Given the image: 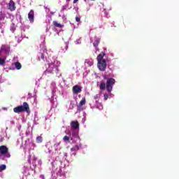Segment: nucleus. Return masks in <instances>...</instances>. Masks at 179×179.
Masks as SVG:
<instances>
[{"instance_id": "dca6fc26", "label": "nucleus", "mask_w": 179, "mask_h": 179, "mask_svg": "<svg viewBox=\"0 0 179 179\" xmlns=\"http://www.w3.org/2000/svg\"><path fill=\"white\" fill-rule=\"evenodd\" d=\"M3 170H6V165L5 164L0 165V173H1V171H3Z\"/></svg>"}, {"instance_id": "f257e3e1", "label": "nucleus", "mask_w": 179, "mask_h": 179, "mask_svg": "<svg viewBox=\"0 0 179 179\" xmlns=\"http://www.w3.org/2000/svg\"><path fill=\"white\" fill-rule=\"evenodd\" d=\"M103 79L106 80V85L105 82H101L99 85L100 90H107L108 93H111L113 92V86L115 85V79L113 78H108L104 76Z\"/></svg>"}, {"instance_id": "423d86ee", "label": "nucleus", "mask_w": 179, "mask_h": 179, "mask_svg": "<svg viewBox=\"0 0 179 179\" xmlns=\"http://www.w3.org/2000/svg\"><path fill=\"white\" fill-rule=\"evenodd\" d=\"M28 19L30 22V23L34 22V10H31L29 13H28Z\"/></svg>"}, {"instance_id": "4be33fe9", "label": "nucleus", "mask_w": 179, "mask_h": 179, "mask_svg": "<svg viewBox=\"0 0 179 179\" xmlns=\"http://www.w3.org/2000/svg\"><path fill=\"white\" fill-rule=\"evenodd\" d=\"M41 59H44V53L41 54Z\"/></svg>"}, {"instance_id": "9b49d317", "label": "nucleus", "mask_w": 179, "mask_h": 179, "mask_svg": "<svg viewBox=\"0 0 179 179\" xmlns=\"http://www.w3.org/2000/svg\"><path fill=\"white\" fill-rule=\"evenodd\" d=\"M53 25L55 27H59V29L64 27V25L58 23L57 21H53Z\"/></svg>"}, {"instance_id": "412c9836", "label": "nucleus", "mask_w": 179, "mask_h": 179, "mask_svg": "<svg viewBox=\"0 0 179 179\" xmlns=\"http://www.w3.org/2000/svg\"><path fill=\"white\" fill-rule=\"evenodd\" d=\"M76 22H80V17H76Z\"/></svg>"}, {"instance_id": "f8f14e48", "label": "nucleus", "mask_w": 179, "mask_h": 179, "mask_svg": "<svg viewBox=\"0 0 179 179\" xmlns=\"http://www.w3.org/2000/svg\"><path fill=\"white\" fill-rule=\"evenodd\" d=\"M15 66L16 69H17V70L22 69V64H20V62H16L15 63Z\"/></svg>"}, {"instance_id": "aec40b11", "label": "nucleus", "mask_w": 179, "mask_h": 179, "mask_svg": "<svg viewBox=\"0 0 179 179\" xmlns=\"http://www.w3.org/2000/svg\"><path fill=\"white\" fill-rule=\"evenodd\" d=\"M103 97L104 100H108V94H104Z\"/></svg>"}, {"instance_id": "a878e982", "label": "nucleus", "mask_w": 179, "mask_h": 179, "mask_svg": "<svg viewBox=\"0 0 179 179\" xmlns=\"http://www.w3.org/2000/svg\"><path fill=\"white\" fill-rule=\"evenodd\" d=\"M66 2H70L71 1V0H66Z\"/></svg>"}, {"instance_id": "4468645a", "label": "nucleus", "mask_w": 179, "mask_h": 179, "mask_svg": "<svg viewBox=\"0 0 179 179\" xmlns=\"http://www.w3.org/2000/svg\"><path fill=\"white\" fill-rule=\"evenodd\" d=\"M86 104V98L83 99L79 103V107H82L83 106H85Z\"/></svg>"}, {"instance_id": "1a4fd4ad", "label": "nucleus", "mask_w": 179, "mask_h": 179, "mask_svg": "<svg viewBox=\"0 0 179 179\" xmlns=\"http://www.w3.org/2000/svg\"><path fill=\"white\" fill-rule=\"evenodd\" d=\"M99 44H100V38L95 36L94 38L93 46L95 47V48H97V47H99Z\"/></svg>"}, {"instance_id": "cd10ccee", "label": "nucleus", "mask_w": 179, "mask_h": 179, "mask_svg": "<svg viewBox=\"0 0 179 179\" xmlns=\"http://www.w3.org/2000/svg\"><path fill=\"white\" fill-rule=\"evenodd\" d=\"M48 72L49 73H51V71H48Z\"/></svg>"}, {"instance_id": "c85d7f7f", "label": "nucleus", "mask_w": 179, "mask_h": 179, "mask_svg": "<svg viewBox=\"0 0 179 179\" xmlns=\"http://www.w3.org/2000/svg\"><path fill=\"white\" fill-rule=\"evenodd\" d=\"M1 33H3V31H2Z\"/></svg>"}, {"instance_id": "ddd939ff", "label": "nucleus", "mask_w": 179, "mask_h": 179, "mask_svg": "<svg viewBox=\"0 0 179 179\" xmlns=\"http://www.w3.org/2000/svg\"><path fill=\"white\" fill-rule=\"evenodd\" d=\"M78 150H79V145H76L71 148V152H78Z\"/></svg>"}, {"instance_id": "6ab92c4d", "label": "nucleus", "mask_w": 179, "mask_h": 179, "mask_svg": "<svg viewBox=\"0 0 179 179\" xmlns=\"http://www.w3.org/2000/svg\"><path fill=\"white\" fill-rule=\"evenodd\" d=\"M5 59L0 57V65H4Z\"/></svg>"}, {"instance_id": "a211bd4d", "label": "nucleus", "mask_w": 179, "mask_h": 179, "mask_svg": "<svg viewBox=\"0 0 179 179\" xmlns=\"http://www.w3.org/2000/svg\"><path fill=\"white\" fill-rule=\"evenodd\" d=\"M63 141H64V142H69V136H65L63 138Z\"/></svg>"}, {"instance_id": "7ed1b4c3", "label": "nucleus", "mask_w": 179, "mask_h": 179, "mask_svg": "<svg viewBox=\"0 0 179 179\" xmlns=\"http://www.w3.org/2000/svg\"><path fill=\"white\" fill-rule=\"evenodd\" d=\"M14 113L20 114V113H30V107L27 102H24L22 106H19L13 108Z\"/></svg>"}, {"instance_id": "393cba45", "label": "nucleus", "mask_w": 179, "mask_h": 179, "mask_svg": "<svg viewBox=\"0 0 179 179\" xmlns=\"http://www.w3.org/2000/svg\"><path fill=\"white\" fill-rule=\"evenodd\" d=\"M2 51H3V50H2V49L1 48V49H0V55H1V54H2Z\"/></svg>"}, {"instance_id": "f03ea898", "label": "nucleus", "mask_w": 179, "mask_h": 179, "mask_svg": "<svg viewBox=\"0 0 179 179\" xmlns=\"http://www.w3.org/2000/svg\"><path fill=\"white\" fill-rule=\"evenodd\" d=\"M104 55L106 54L104 52L100 53L97 57L96 59L98 61V68L99 71H101V72H104L106 71V69L107 68V62H106V59H103Z\"/></svg>"}, {"instance_id": "b1692460", "label": "nucleus", "mask_w": 179, "mask_h": 179, "mask_svg": "<svg viewBox=\"0 0 179 179\" xmlns=\"http://www.w3.org/2000/svg\"><path fill=\"white\" fill-rule=\"evenodd\" d=\"M79 0H73V3H76Z\"/></svg>"}, {"instance_id": "20e7f679", "label": "nucleus", "mask_w": 179, "mask_h": 179, "mask_svg": "<svg viewBox=\"0 0 179 179\" xmlns=\"http://www.w3.org/2000/svg\"><path fill=\"white\" fill-rule=\"evenodd\" d=\"M0 156H3L7 159L10 158V153H9V148L6 145H1L0 146Z\"/></svg>"}, {"instance_id": "5701e85b", "label": "nucleus", "mask_w": 179, "mask_h": 179, "mask_svg": "<svg viewBox=\"0 0 179 179\" xmlns=\"http://www.w3.org/2000/svg\"><path fill=\"white\" fill-rule=\"evenodd\" d=\"M94 99L95 100H97V99H99V94L95 95V96H94Z\"/></svg>"}, {"instance_id": "6e6552de", "label": "nucleus", "mask_w": 179, "mask_h": 179, "mask_svg": "<svg viewBox=\"0 0 179 179\" xmlns=\"http://www.w3.org/2000/svg\"><path fill=\"white\" fill-rule=\"evenodd\" d=\"M71 127L73 129H78L79 128V122L77 120L71 122Z\"/></svg>"}, {"instance_id": "39448f33", "label": "nucleus", "mask_w": 179, "mask_h": 179, "mask_svg": "<svg viewBox=\"0 0 179 179\" xmlns=\"http://www.w3.org/2000/svg\"><path fill=\"white\" fill-rule=\"evenodd\" d=\"M7 8L11 12L16 10V4L15 3V1H13V0H10L9 1Z\"/></svg>"}, {"instance_id": "2eb2a0df", "label": "nucleus", "mask_w": 179, "mask_h": 179, "mask_svg": "<svg viewBox=\"0 0 179 179\" xmlns=\"http://www.w3.org/2000/svg\"><path fill=\"white\" fill-rule=\"evenodd\" d=\"M43 143V136H38L36 137V143Z\"/></svg>"}, {"instance_id": "9d476101", "label": "nucleus", "mask_w": 179, "mask_h": 179, "mask_svg": "<svg viewBox=\"0 0 179 179\" xmlns=\"http://www.w3.org/2000/svg\"><path fill=\"white\" fill-rule=\"evenodd\" d=\"M1 49L3 50V51H6V52H8V51L10 50V46L8 45H3L1 47Z\"/></svg>"}, {"instance_id": "bb28decb", "label": "nucleus", "mask_w": 179, "mask_h": 179, "mask_svg": "<svg viewBox=\"0 0 179 179\" xmlns=\"http://www.w3.org/2000/svg\"><path fill=\"white\" fill-rule=\"evenodd\" d=\"M51 66V64L50 63H48V66Z\"/></svg>"}, {"instance_id": "c756f323", "label": "nucleus", "mask_w": 179, "mask_h": 179, "mask_svg": "<svg viewBox=\"0 0 179 179\" xmlns=\"http://www.w3.org/2000/svg\"><path fill=\"white\" fill-rule=\"evenodd\" d=\"M65 156H66V153L65 154Z\"/></svg>"}, {"instance_id": "0eeeda50", "label": "nucleus", "mask_w": 179, "mask_h": 179, "mask_svg": "<svg viewBox=\"0 0 179 179\" xmlns=\"http://www.w3.org/2000/svg\"><path fill=\"white\" fill-rule=\"evenodd\" d=\"M82 92V87L79 85H75L73 87V92L74 94H78Z\"/></svg>"}, {"instance_id": "f3484780", "label": "nucleus", "mask_w": 179, "mask_h": 179, "mask_svg": "<svg viewBox=\"0 0 179 179\" xmlns=\"http://www.w3.org/2000/svg\"><path fill=\"white\" fill-rule=\"evenodd\" d=\"M59 145H61V141H59V143H55L54 145V148H55L56 152H58V146H59Z\"/></svg>"}]
</instances>
